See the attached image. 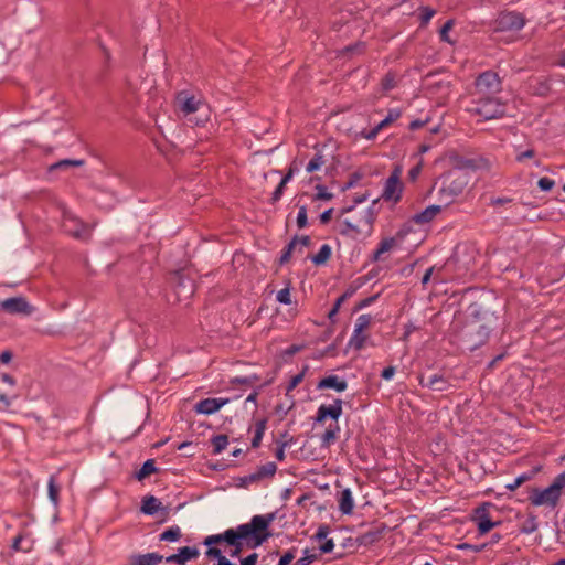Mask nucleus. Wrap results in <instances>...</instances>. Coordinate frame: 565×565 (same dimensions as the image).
I'll return each instance as SVG.
<instances>
[{
    "label": "nucleus",
    "mask_w": 565,
    "mask_h": 565,
    "mask_svg": "<svg viewBox=\"0 0 565 565\" xmlns=\"http://www.w3.org/2000/svg\"><path fill=\"white\" fill-rule=\"evenodd\" d=\"M232 536L234 537V542L231 540L227 542V545L233 547L230 552L231 557H237L241 554L244 547L243 541H245L246 546L249 548H256L263 545V543H259L254 539V534L244 524L234 529Z\"/></svg>",
    "instance_id": "nucleus-6"
},
{
    "label": "nucleus",
    "mask_w": 565,
    "mask_h": 565,
    "mask_svg": "<svg viewBox=\"0 0 565 565\" xmlns=\"http://www.w3.org/2000/svg\"><path fill=\"white\" fill-rule=\"evenodd\" d=\"M454 167L452 171L465 172L467 170H490L491 162L483 157L467 158L457 153L449 157Z\"/></svg>",
    "instance_id": "nucleus-8"
},
{
    "label": "nucleus",
    "mask_w": 565,
    "mask_h": 565,
    "mask_svg": "<svg viewBox=\"0 0 565 565\" xmlns=\"http://www.w3.org/2000/svg\"><path fill=\"white\" fill-rule=\"evenodd\" d=\"M553 487L562 493V489L565 487V471L555 477L552 482Z\"/></svg>",
    "instance_id": "nucleus-63"
},
{
    "label": "nucleus",
    "mask_w": 565,
    "mask_h": 565,
    "mask_svg": "<svg viewBox=\"0 0 565 565\" xmlns=\"http://www.w3.org/2000/svg\"><path fill=\"white\" fill-rule=\"evenodd\" d=\"M85 161L82 159H63L60 160L49 167V172H53L56 170H65L72 167H82Z\"/></svg>",
    "instance_id": "nucleus-30"
},
{
    "label": "nucleus",
    "mask_w": 565,
    "mask_h": 565,
    "mask_svg": "<svg viewBox=\"0 0 565 565\" xmlns=\"http://www.w3.org/2000/svg\"><path fill=\"white\" fill-rule=\"evenodd\" d=\"M559 497L561 492H558V490L551 483L543 490H540L539 488L532 489L529 500L535 507L550 505L554 508L557 504Z\"/></svg>",
    "instance_id": "nucleus-11"
},
{
    "label": "nucleus",
    "mask_w": 565,
    "mask_h": 565,
    "mask_svg": "<svg viewBox=\"0 0 565 565\" xmlns=\"http://www.w3.org/2000/svg\"><path fill=\"white\" fill-rule=\"evenodd\" d=\"M180 565H184L188 561L199 557L200 552L195 546H183L178 550Z\"/></svg>",
    "instance_id": "nucleus-32"
},
{
    "label": "nucleus",
    "mask_w": 565,
    "mask_h": 565,
    "mask_svg": "<svg viewBox=\"0 0 565 565\" xmlns=\"http://www.w3.org/2000/svg\"><path fill=\"white\" fill-rule=\"evenodd\" d=\"M347 387V381L334 374L322 377L317 384V390H334L339 393L345 391Z\"/></svg>",
    "instance_id": "nucleus-16"
},
{
    "label": "nucleus",
    "mask_w": 565,
    "mask_h": 565,
    "mask_svg": "<svg viewBox=\"0 0 565 565\" xmlns=\"http://www.w3.org/2000/svg\"><path fill=\"white\" fill-rule=\"evenodd\" d=\"M367 282L366 276L358 277L354 281H352L344 292L340 296V301H345L351 298L362 286Z\"/></svg>",
    "instance_id": "nucleus-28"
},
{
    "label": "nucleus",
    "mask_w": 565,
    "mask_h": 565,
    "mask_svg": "<svg viewBox=\"0 0 565 565\" xmlns=\"http://www.w3.org/2000/svg\"><path fill=\"white\" fill-rule=\"evenodd\" d=\"M318 559V554L312 553L309 548L303 550V555L296 561L294 565H309L310 563Z\"/></svg>",
    "instance_id": "nucleus-51"
},
{
    "label": "nucleus",
    "mask_w": 565,
    "mask_h": 565,
    "mask_svg": "<svg viewBox=\"0 0 565 565\" xmlns=\"http://www.w3.org/2000/svg\"><path fill=\"white\" fill-rule=\"evenodd\" d=\"M316 190H317V193L315 195V200L329 201L333 198V194L328 192L327 186H324L322 184H318L316 186Z\"/></svg>",
    "instance_id": "nucleus-55"
},
{
    "label": "nucleus",
    "mask_w": 565,
    "mask_h": 565,
    "mask_svg": "<svg viewBox=\"0 0 565 565\" xmlns=\"http://www.w3.org/2000/svg\"><path fill=\"white\" fill-rule=\"evenodd\" d=\"M286 184H287L286 182L280 180L279 184L276 186L275 191L271 194V198H270L271 204H276L281 199L285 188H286Z\"/></svg>",
    "instance_id": "nucleus-57"
},
{
    "label": "nucleus",
    "mask_w": 565,
    "mask_h": 565,
    "mask_svg": "<svg viewBox=\"0 0 565 565\" xmlns=\"http://www.w3.org/2000/svg\"><path fill=\"white\" fill-rule=\"evenodd\" d=\"M340 427L335 424L333 427H329L321 436V447H329L338 436Z\"/></svg>",
    "instance_id": "nucleus-38"
},
{
    "label": "nucleus",
    "mask_w": 565,
    "mask_h": 565,
    "mask_svg": "<svg viewBox=\"0 0 565 565\" xmlns=\"http://www.w3.org/2000/svg\"><path fill=\"white\" fill-rule=\"evenodd\" d=\"M233 530L234 529H227L221 534L209 535L204 539L203 544L206 546H213L214 544L223 542L227 544L230 540L234 542V537L232 536Z\"/></svg>",
    "instance_id": "nucleus-27"
},
{
    "label": "nucleus",
    "mask_w": 565,
    "mask_h": 565,
    "mask_svg": "<svg viewBox=\"0 0 565 565\" xmlns=\"http://www.w3.org/2000/svg\"><path fill=\"white\" fill-rule=\"evenodd\" d=\"M70 222H73L75 224V228L67 230V232H70V234L75 238H82L86 231L85 225L82 222H79L77 218H70Z\"/></svg>",
    "instance_id": "nucleus-53"
},
{
    "label": "nucleus",
    "mask_w": 565,
    "mask_h": 565,
    "mask_svg": "<svg viewBox=\"0 0 565 565\" xmlns=\"http://www.w3.org/2000/svg\"><path fill=\"white\" fill-rule=\"evenodd\" d=\"M290 288H291V282H290V280H288L286 284V287L277 292L276 299L278 302H280L282 305L291 303Z\"/></svg>",
    "instance_id": "nucleus-47"
},
{
    "label": "nucleus",
    "mask_w": 565,
    "mask_h": 565,
    "mask_svg": "<svg viewBox=\"0 0 565 565\" xmlns=\"http://www.w3.org/2000/svg\"><path fill=\"white\" fill-rule=\"evenodd\" d=\"M163 556L158 553L134 554L129 557L127 565H157L162 562Z\"/></svg>",
    "instance_id": "nucleus-19"
},
{
    "label": "nucleus",
    "mask_w": 565,
    "mask_h": 565,
    "mask_svg": "<svg viewBox=\"0 0 565 565\" xmlns=\"http://www.w3.org/2000/svg\"><path fill=\"white\" fill-rule=\"evenodd\" d=\"M395 246V238L394 237H387L382 239L379 243L377 248L372 253L371 255V262H377L380 260L381 256L391 250Z\"/></svg>",
    "instance_id": "nucleus-26"
},
{
    "label": "nucleus",
    "mask_w": 565,
    "mask_h": 565,
    "mask_svg": "<svg viewBox=\"0 0 565 565\" xmlns=\"http://www.w3.org/2000/svg\"><path fill=\"white\" fill-rule=\"evenodd\" d=\"M455 24V21L452 19L450 20H447L445 22V24L441 26V29L439 30V38H440V41L443 42H446V43H449V44H454L455 41L451 40L448 35V32L452 29Z\"/></svg>",
    "instance_id": "nucleus-46"
},
{
    "label": "nucleus",
    "mask_w": 565,
    "mask_h": 565,
    "mask_svg": "<svg viewBox=\"0 0 565 565\" xmlns=\"http://www.w3.org/2000/svg\"><path fill=\"white\" fill-rule=\"evenodd\" d=\"M418 382L422 387H427L436 392L447 391L450 386L448 380L441 374H433L429 376L420 375Z\"/></svg>",
    "instance_id": "nucleus-14"
},
{
    "label": "nucleus",
    "mask_w": 565,
    "mask_h": 565,
    "mask_svg": "<svg viewBox=\"0 0 565 565\" xmlns=\"http://www.w3.org/2000/svg\"><path fill=\"white\" fill-rule=\"evenodd\" d=\"M541 470V466L533 467L531 470L523 472L519 477L514 479L512 483L505 486V488L510 491L516 490L521 484L526 481L532 480Z\"/></svg>",
    "instance_id": "nucleus-25"
},
{
    "label": "nucleus",
    "mask_w": 565,
    "mask_h": 565,
    "mask_svg": "<svg viewBox=\"0 0 565 565\" xmlns=\"http://www.w3.org/2000/svg\"><path fill=\"white\" fill-rule=\"evenodd\" d=\"M385 530H386V525L382 524L380 527H376V529L370 530L365 533H362L361 535H359L356 537V543L359 545H363V546L372 545L382 539Z\"/></svg>",
    "instance_id": "nucleus-18"
},
{
    "label": "nucleus",
    "mask_w": 565,
    "mask_h": 565,
    "mask_svg": "<svg viewBox=\"0 0 565 565\" xmlns=\"http://www.w3.org/2000/svg\"><path fill=\"white\" fill-rule=\"evenodd\" d=\"M402 168L394 167L391 175L386 179L381 198L386 202L397 203L402 199L403 183L401 181Z\"/></svg>",
    "instance_id": "nucleus-7"
},
{
    "label": "nucleus",
    "mask_w": 565,
    "mask_h": 565,
    "mask_svg": "<svg viewBox=\"0 0 565 565\" xmlns=\"http://www.w3.org/2000/svg\"><path fill=\"white\" fill-rule=\"evenodd\" d=\"M307 371V366L303 367L302 372L291 376L287 387L286 393H290L292 390H295L303 380L305 373Z\"/></svg>",
    "instance_id": "nucleus-54"
},
{
    "label": "nucleus",
    "mask_w": 565,
    "mask_h": 565,
    "mask_svg": "<svg viewBox=\"0 0 565 565\" xmlns=\"http://www.w3.org/2000/svg\"><path fill=\"white\" fill-rule=\"evenodd\" d=\"M276 519V512H270L267 514H256L254 515L248 523L244 525L249 529V531L254 534V539L259 543H265L269 537L273 536L269 527L271 523Z\"/></svg>",
    "instance_id": "nucleus-4"
},
{
    "label": "nucleus",
    "mask_w": 565,
    "mask_h": 565,
    "mask_svg": "<svg viewBox=\"0 0 565 565\" xmlns=\"http://www.w3.org/2000/svg\"><path fill=\"white\" fill-rule=\"evenodd\" d=\"M419 11V20L422 26L426 25L436 13V11L430 7H420Z\"/></svg>",
    "instance_id": "nucleus-50"
},
{
    "label": "nucleus",
    "mask_w": 565,
    "mask_h": 565,
    "mask_svg": "<svg viewBox=\"0 0 565 565\" xmlns=\"http://www.w3.org/2000/svg\"><path fill=\"white\" fill-rule=\"evenodd\" d=\"M524 25V15L516 11L501 12L495 19V30L500 32L520 31Z\"/></svg>",
    "instance_id": "nucleus-9"
},
{
    "label": "nucleus",
    "mask_w": 565,
    "mask_h": 565,
    "mask_svg": "<svg viewBox=\"0 0 565 565\" xmlns=\"http://www.w3.org/2000/svg\"><path fill=\"white\" fill-rule=\"evenodd\" d=\"M367 335L360 331H353L348 345L353 348L355 351H361L366 342Z\"/></svg>",
    "instance_id": "nucleus-36"
},
{
    "label": "nucleus",
    "mask_w": 565,
    "mask_h": 565,
    "mask_svg": "<svg viewBox=\"0 0 565 565\" xmlns=\"http://www.w3.org/2000/svg\"><path fill=\"white\" fill-rule=\"evenodd\" d=\"M308 225L307 206L301 205L297 214V226L303 228Z\"/></svg>",
    "instance_id": "nucleus-56"
},
{
    "label": "nucleus",
    "mask_w": 565,
    "mask_h": 565,
    "mask_svg": "<svg viewBox=\"0 0 565 565\" xmlns=\"http://www.w3.org/2000/svg\"><path fill=\"white\" fill-rule=\"evenodd\" d=\"M0 311L9 315L31 316L34 312V307L25 297L19 296L1 300Z\"/></svg>",
    "instance_id": "nucleus-10"
},
{
    "label": "nucleus",
    "mask_w": 565,
    "mask_h": 565,
    "mask_svg": "<svg viewBox=\"0 0 565 565\" xmlns=\"http://www.w3.org/2000/svg\"><path fill=\"white\" fill-rule=\"evenodd\" d=\"M324 163H326L324 157L320 152H317L313 156V158L308 162V164L306 167V171L308 173H312V172L319 170Z\"/></svg>",
    "instance_id": "nucleus-43"
},
{
    "label": "nucleus",
    "mask_w": 565,
    "mask_h": 565,
    "mask_svg": "<svg viewBox=\"0 0 565 565\" xmlns=\"http://www.w3.org/2000/svg\"><path fill=\"white\" fill-rule=\"evenodd\" d=\"M157 470H158V468L156 467L154 460L153 459H148V460H146L143 462L141 468L136 472V478L138 480H143L145 478H147L151 473L157 472Z\"/></svg>",
    "instance_id": "nucleus-35"
},
{
    "label": "nucleus",
    "mask_w": 565,
    "mask_h": 565,
    "mask_svg": "<svg viewBox=\"0 0 565 565\" xmlns=\"http://www.w3.org/2000/svg\"><path fill=\"white\" fill-rule=\"evenodd\" d=\"M211 444L213 446V454L218 455L226 449L228 445V437L224 434L215 435L211 438Z\"/></svg>",
    "instance_id": "nucleus-34"
},
{
    "label": "nucleus",
    "mask_w": 565,
    "mask_h": 565,
    "mask_svg": "<svg viewBox=\"0 0 565 565\" xmlns=\"http://www.w3.org/2000/svg\"><path fill=\"white\" fill-rule=\"evenodd\" d=\"M205 555L209 557V558H216L217 559V564H220L222 561L224 559H227L223 554H222V551L217 547H214V546H209V548L206 550L205 552Z\"/></svg>",
    "instance_id": "nucleus-58"
},
{
    "label": "nucleus",
    "mask_w": 565,
    "mask_h": 565,
    "mask_svg": "<svg viewBox=\"0 0 565 565\" xmlns=\"http://www.w3.org/2000/svg\"><path fill=\"white\" fill-rule=\"evenodd\" d=\"M537 527H539V524H537L536 515L529 514L526 520L523 522L520 531H521V533L531 534V533L535 532L537 530Z\"/></svg>",
    "instance_id": "nucleus-42"
},
{
    "label": "nucleus",
    "mask_w": 565,
    "mask_h": 565,
    "mask_svg": "<svg viewBox=\"0 0 565 565\" xmlns=\"http://www.w3.org/2000/svg\"><path fill=\"white\" fill-rule=\"evenodd\" d=\"M339 510L342 514L351 515L354 508V500L352 495V491L349 488L343 489L340 492L339 499Z\"/></svg>",
    "instance_id": "nucleus-23"
},
{
    "label": "nucleus",
    "mask_w": 565,
    "mask_h": 565,
    "mask_svg": "<svg viewBox=\"0 0 565 565\" xmlns=\"http://www.w3.org/2000/svg\"><path fill=\"white\" fill-rule=\"evenodd\" d=\"M342 399L335 398L331 405H320L316 413L315 423L323 424L327 418H331L334 422H338L342 415Z\"/></svg>",
    "instance_id": "nucleus-12"
},
{
    "label": "nucleus",
    "mask_w": 565,
    "mask_h": 565,
    "mask_svg": "<svg viewBox=\"0 0 565 565\" xmlns=\"http://www.w3.org/2000/svg\"><path fill=\"white\" fill-rule=\"evenodd\" d=\"M554 185H555V181L547 177H543V178L539 179V181H537V186L543 192L551 191L554 188Z\"/></svg>",
    "instance_id": "nucleus-60"
},
{
    "label": "nucleus",
    "mask_w": 565,
    "mask_h": 565,
    "mask_svg": "<svg viewBox=\"0 0 565 565\" xmlns=\"http://www.w3.org/2000/svg\"><path fill=\"white\" fill-rule=\"evenodd\" d=\"M476 96H495L502 90V82L493 71H486L478 75L475 81Z\"/></svg>",
    "instance_id": "nucleus-5"
},
{
    "label": "nucleus",
    "mask_w": 565,
    "mask_h": 565,
    "mask_svg": "<svg viewBox=\"0 0 565 565\" xmlns=\"http://www.w3.org/2000/svg\"><path fill=\"white\" fill-rule=\"evenodd\" d=\"M49 497L53 503H57L58 501V488L55 484L54 478H51L49 481Z\"/></svg>",
    "instance_id": "nucleus-61"
},
{
    "label": "nucleus",
    "mask_w": 565,
    "mask_h": 565,
    "mask_svg": "<svg viewBox=\"0 0 565 565\" xmlns=\"http://www.w3.org/2000/svg\"><path fill=\"white\" fill-rule=\"evenodd\" d=\"M331 255H332V249H331L330 245L323 244L320 247L319 252L316 255L311 256V262L315 265L320 266V265L326 264L330 259Z\"/></svg>",
    "instance_id": "nucleus-31"
},
{
    "label": "nucleus",
    "mask_w": 565,
    "mask_h": 565,
    "mask_svg": "<svg viewBox=\"0 0 565 565\" xmlns=\"http://www.w3.org/2000/svg\"><path fill=\"white\" fill-rule=\"evenodd\" d=\"M179 108L183 115L188 116L194 114L203 108H207L204 103L196 99L194 96H189L185 92H181L177 96Z\"/></svg>",
    "instance_id": "nucleus-13"
},
{
    "label": "nucleus",
    "mask_w": 565,
    "mask_h": 565,
    "mask_svg": "<svg viewBox=\"0 0 565 565\" xmlns=\"http://www.w3.org/2000/svg\"><path fill=\"white\" fill-rule=\"evenodd\" d=\"M467 110L483 120L501 118L505 114V106L495 96L472 95Z\"/></svg>",
    "instance_id": "nucleus-1"
},
{
    "label": "nucleus",
    "mask_w": 565,
    "mask_h": 565,
    "mask_svg": "<svg viewBox=\"0 0 565 565\" xmlns=\"http://www.w3.org/2000/svg\"><path fill=\"white\" fill-rule=\"evenodd\" d=\"M441 211V205L440 204H433V205H429L427 206L425 210H423L422 212L419 213H416L413 217H412V221L417 223V224H426V223H429L431 220H434V217Z\"/></svg>",
    "instance_id": "nucleus-22"
},
{
    "label": "nucleus",
    "mask_w": 565,
    "mask_h": 565,
    "mask_svg": "<svg viewBox=\"0 0 565 565\" xmlns=\"http://www.w3.org/2000/svg\"><path fill=\"white\" fill-rule=\"evenodd\" d=\"M277 465L273 461L259 466L255 472L249 475V480H256L257 482L264 479H270L276 475Z\"/></svg>",
    "instance_id": "nucleus-21"
},
{
    "label": "nucleus",
    "mask_w": 565,
    "mask_h": 565,
    "mask_svg": "<svg viewBox=\"0 0 565 565\" xmlns=\"http://www.w3.org/2000/svg\"><path fill=\"white\" fill-rule=\"evenodd\" d=\"M531 89L534 95L541 96V97H546V96H548V94L552 90L551 79L548 77H544V76L534 78L531 84Z\"/></svg>",
    "instance_id": "nucleus-24"
},
{
    "label": "nucleus",
    "mask_w": 565,
    "mask_h": 565,
    "mask_svg": "<svg viewBox=\"0 0 565 565\" xmlns=\"http://www.w3.org/2000/svg\"><path fill=\"white\" fill-rule=\"evenodd\" d=\"M159 511L168 513V507H162L161 501L154 495H146L142 499L141 512L146 515H154Z\"/></svg>",
    "instance_id": "nucleus-20"
},
{
    "label": "nucleus",
    "mask_w": 565,
    "mask_h": 565,
    "mask_svg": "<svg viewBox=\"0 0 565 565\" xmlns=\"http://www.w3.org/2000/svg\"><path fill=\"white\" fill-rule=\"evenodd\" d=\"M298 244V236L295 235L291 241L285 246V248L282 249L281 252V255L278 259V264L280 266L285 265L286 263L289 262L290 257H291V254L294 250H296V246Z\"/></svg>",
    "instance_id": "nucleus-33"
},
{
    "label": "nucleus",
    "mask_w": 565,
    "mask_h": 565,
    "mask_svg": "<svg viewBox=\"0 0 565 565\" xmlns=\"http://www.w3.org/2000/svg\"><path fill=\"white\" fill-rule=\"evenodd\" d=\"M228 398H205L196 403L194 409L199 414L211 415L228 403Z\"/></svg>",
    "instance_id": "nucleus-15"
},
{
    "label": "nucleus",
    "mask_w": 565,
    "mask_h": 565,
    "mask_svg": "<svg viewBox=\"0 0 565 565\" xmlns=\"http://www.w3.org/2000/svg\"><path fill=\"white\" fill-rule=\"evenodd\" d=\"M396 74L393 71H388L381 81V88L383 92H390L396 87Z\"/></svg>",
    "instance_id": "nucleus-40"
},
{
    "label": "nucleus",
    "mask_w": 565,
    "mask_h": 565,
    "mask_svg": "<svg viewBox=\"0 0 565 565\" xmlns=\"http://www.w3.org/2000/svg\"><path fill=\"white\" fill-rule=\"evenodd\" d=\"M181 537V530L178 525L164 530L159 540L164 542H177Z\"/></svg>",
    "instance_id": "nucleus-39"
},
{
    "label": "nucleus",
    "mask_w": 565,
    "mask_h": 565,
    "mask_svg": "<svg viewBox=\"0 0 565 565\" xmlns=\"http://www.w3.org/2000/svg\"><path fill=\"white\" fill-rule=\"evenodd\" d=\"M372 322V316L369 313H364L358 317L354 326L353 331H360L363 332L365 329H367L371 326Z\"/></svg>",
    "instance_id": "nucleus-45"
},
{
    "label": "nucleus",
    "mask_w": 565,
    "mask_h": 565,
    "mask_svg": "<svg viewBox=\"0 0 565 565\" xmlns=\"http://www.w3.org/2000/svg\"><path fill=\"white\" fill-rule=\"evenodd\" d=\"M377 202H379V199L374 200L372 205L369 206L364 211V214L362 216V220H361L362 225L360 227L363 228V236L364 237H369L373 233V226H374V222H375L376 215H377V212L375 211L374 205Z\"/></svg>",
    "instance_id": "nucleus-17"
},
{
    "label": "nucleus",
    "mask_w": 565,
    "mask_h": 565,
    "mask_svg": "<svg viewBox=\"0 0 565 565\" xmlns=\"http://www.w3.org/2000/svg\"><path fill=\"white\" fill-rule=\"evenodd\" d=\"M294 441V437H289L288 441H277L278 447L275 452V457L277 460L282 461L285 459V448L291 446Z\"/></svg>",
    "instance_id": "nucleus-49"
},
{
    "label": "nucleus",
    "mask_w": 565,
    "mask_h": 565,
    "mask_svg": "<svg viewBox=\"0 0 565 565\" xmlns=\"http://www.w3.org/2000/svg\"><path fill=\"white\" fill-rule=\"evenodd\" d=\"M362 178H363V174L359 171L351 173L349 175V180L341 186V191L345 192L349 189L354 188Z\"/></svg>",
    "instance_id": "nucleus-48"
},
{
    "label": "nucleus",
    "mask_w": 565,
    "mask_h": 565,
    "mask_svg": "<svg viewBox=\"0 0 565 565\" xmlns=\"http://www.w3.org/2000/svg\"><path fill=\"white\" fill-rule=\"evenodd\" d=\"M343 228L340 231V234L343 236H352L353 238H356L358 235H363V228H361L359 225L353 224L349 220L343 221Z\"/></svg>",
    "instance_id": "nucleus-37"
},
{
    "label": "nucleus",
    "mask_w": 565,
    "mask_h": 565,
    "mask_svg": "<svg viewBox=\"0 0 565 565\" xmlns=\"http://www.w3.org/2000/svg\"><path fill=\"white\" fill-rule=\"evenodd\" d=\"M493 507L490 502H483L472 511L471 520L478 525V522L489 520V509Z\"/></svg>",
    "instance_id": "nucleus-29"
},
{
    "label": "nucleus",
    "mask_w": 565,
    "mask_h": 565,
    "mask_svg": "<svg viewBox=\"0 0 565 565\" xmlns=\"http://www.w3.org/2000/svg\"><path fill=\"white\" fill-rule=\"evenodd\" d=\"M402 116V111L398 108L390 109L386 117L380 121L376 126L377 129L382 130Z\"/></svg>",
    "instance_id": "nucleus-41"
},
{
    "label": "nucleus",
    "mask_w": 565,
    "mask_h": 565,
    "mask_svg": "<svg viewBox=\"0 0 565 565\" xmlns=\"http://www.w3.org/2000/svg\"><path fill=\"white\" fill-rule=\"evenodd\" d=\"M295 558L294 550L287 551L278 561V565H289Z\"/></svg>",
    "instance_id": "nucleus-64"
},
{
    "label": "nucleus",
    "mask_w": 565,
    "mask_h": 565,
    "mask_svg": "<svg viewBox=\"0 0 565 565\" xmlns=\"http://www.w3.org/2000/svg\"><path fill=\"white\" fill-rule=\"evenodd\" d=\"M259 380L260 377L257 374H253L249 376H235L231 379L230 383L232 385H253L255 382Z\"/></svg>",
    "instance_id": "nucleus-44"
},
{
    "label": "nucleus",
    "mask_w": 565,
    "mask_h": 565,
    "mask_svg": "<svg viewBox=\"0 0 565 565\" xmlns=\"http://www.w3.org/2000/svg\"><path fill=\"white\" fill-rule=\"evenodd\" d=\"M490 329L478 321L467 322L459 332V342L463 350L470 352L479 349L489 339Z\"/></svg>",
    "instance_id": "nucleus-3"
},
{
    "label": "nucleus",
    "mask_w": 565,
    "mask_h": 565,
    "mask_svg": "<svg viewBox=\"0 0 565 565\" xmlns=\"http://www.w3.org/2000/svg\"><path fill=\"white\" fill-rule=\"evenodd\" d=\"M501 522L498 521V522H493L491 521L490 519L489 520H484V521H481V522H478V533L480 535H484L487 534L488 532H490L493 527L498 526Z\"/></svg>",
    "instance_id": "nucleus-52"
},
{
    "label": "nucleus",
    "mask_w": 565,
    "mask_h": 565,
    "mask_svg": "<svg viewBox=\"0 0 565 565\" xmlns=\"http://www.w3.org/2000/svg\"><path fill=\"white\" fill-rule=\"evenodd\" d=\"M468 182L469 177L466 172L449 171L441 182V186L438 191V200L444 206H448L457 196L462 194Z\"/></svg>",
    "instance_id": "nucleus-2"
},
{
    "label": "nucleus",
    "mask_w": 565,
    "mask_h": 565,
    "mask_svg": "<svg viewBox=\"0 0 565 565\" xmlns=\"http://www.w3.org/2000/svg\"><path fill=\"white\" fill-rule=\"evenodd\" d=\"M412 232V226L409 223H405L402 227L396 232L395 242L403 241L409 233Z\"/></svg>",
    "instance_id": "nucleus-62"
},
{
    "label": "nucleus",
    "mask_w": 565,
    "mask_h": 565,
    "mask_svg": "<svg viewBox=\"0 0 565 565\" xmlns=\"http://www.w3.org/2000/svg\"><path fill=\"white\" fill-rule=\"evenodd\" d=\"M379 297H380V294H376V295H373V296H370V297H366V298L360 300L355 305L354 311H359V310H362V309L371 306L372 303H374L377 300Z\"/></svg>",
    "instance_id": "nucleus-59"
}]
</instances>
